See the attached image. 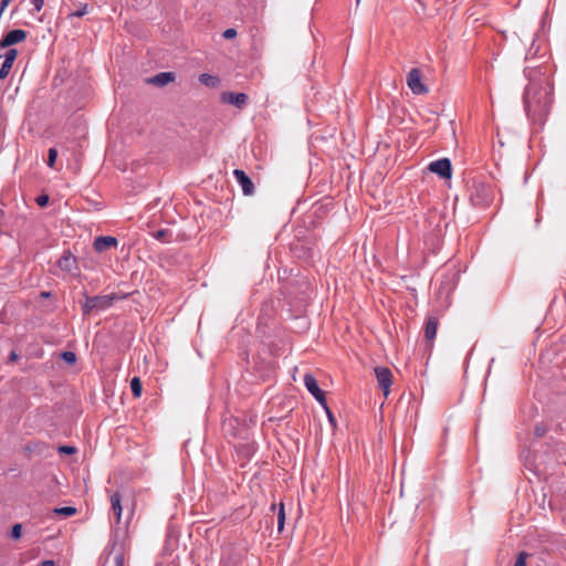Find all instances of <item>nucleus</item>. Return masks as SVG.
<instances>
[{"instance_id":"obj_1","label":"nucleus","mask_w":566,"mask_h":566,"mask_svg":"<svg viewBox=\"0 0 566 566\" xmlns=\"http://www.w3.org/2000/svg\"><path fill=\"white\" fill-rule=\"evenodd\" d=\"M525 75L528 84L523 97L524 109L532 122L541 123L549 114L553 104V84L549 75L539 67L526 69Z\"/></svg>"},{"instance_id":"obj_2","label":"nucleus","mask_w":566,"mask_h":566,"mask_svg":"<svg viewBox=\"0 0 566 566\" xmlns=\"http://www.w3.org/2000/svg\"><path fill=\"white\" fill-rule=\"evenodd\" d=\"M247 368L261 380H268L274 373V363L268 356H247Z\"/></svg>"},{"instance_id":"obj_3","label":"nucleus","mask_w":566,"mask_h":566,"mask_svg":"<svg viewBox=\"0 0 566 566\" xmlns=\"http://www.w3.org/2000/svg\"><path fill=\"white\" fill-rule=\"evenodd\" d=\"M117 298L115 294L109 295H96L86 296L82 305L84 315H88L92 312H102L113 306L114 301Z\"/></svg>"},{"instance_id":"obj_4","label":"nucleus","mask_w":566,"mask_h":566,"mask_svg":"<svg viewBox=\"0 0 566 566\" xmlns=\"http://www.w3.org/2000/svg\"><path fill=\"white\" fill-rule=\"evenodd\" d=\"M222 428L226 433H229L234 438L245 439L248 437V429L244 419H239L238 417L224 419Z\"/></svg>"},{"instance_id":"obj_5","label":"nucleus","mask_w":566,"mask_h":566,"mask_svg":"<svg viewBox=\"0 0 566 566\" xmlns=\"http://www.w3.org/2000/svg\"><path fill=\"white\" fill-rule=\"evenodd\" d=\"M136 365L144 373H147L150 368L151 373H161L165 370L167 363H163L160 356H137Z\"/></svg>"},{"instance_id":"obj_6","label":"nucleus","mask_w":566,"mask_h":566,"mask_svg":"<svg viewBox=\"0 0 566 566\" xmlns=\"http://www.w3.org/2000/svg\"><path fill=\"white\" fill-rule=\"evenodd\" d=\"M374 374L377 379L378 387L382 391L384 396L387 397L390 394L392 385V371L386 366H376Z\"/></svg>"},{"instance_id":"obj_7","label":"nucleus","mask_w":566,"mask_h":566,"mask_svg":"<svg viewBox=\"0 0 566 566\" xmlns=\"http://www.w3.org/2000/svg\"><path fill=\"white\" fill-rule=\"evenodd\" d=\"M407 84L413 94L419 95L428 92V88L422 83L421 72L418 69L410 70L407 78Z\"/></svg>"},{"instance_id":"obj_8","label":"nucleus","mask_w":566,"mask_h":566,"mask_svg":"<svg viewBox=\"0 0 566 566\" xmlns=\"http://www.w3.org/2000/svg\"><path fill=\"white\" fill-rule=\"evenodd\" d=\"M428 169L444 179L451 178L452 175L451 161L448 158H442L430 163Z\"/></svg>"},{"instance_id":"obj_9","label":"nucleus","mask_w":566,"mask_h":566,"mask_svg":"<svg viewBox=\"0 0 566 566\" xmlns=\"http://www.w3.org/2000/svg\"><path fill=\"white\" fill-rule=\"evenodd\" d=\"M27 36V32L22 29H15L10 31L1 41L0 46L2 49L9 48L13 44H17L21 41H23Z\"/></svg>"},{"instance_id":"obj_10","label":"nucleus","mask_w":566,"mask_h":566,"mask_svg":"<svg viewBox=\"0 0 566 566\" xmlns=\"http://www.w3.org/2000/svg\"><path fill=\"white\" fill-rule=\"evenodd\" d=\"M233 175H234L238 184L241 186L242 192L245 196L252 195L253 193V184H252L250 177L247 176V174L240 169H235L233 171Z\"/></svg>"},{"instance_id":"obj_11","label":"nucleus","mask_w":566,"mask_h":566,"mask_svg":"<svg viewBox=\"0 0 566 566\" xmlns=\"http://www.w3.org/2000/svg\"><path fill=\"white\" fill-rule=\"evenodd\" d=\"M57 266L67 273L77 269L76 258L71 252H65L57 261Z\"/></svg>"},{"instance_id":"obj_12","label":"nucleus","mask_w":566,"mask_h":566,"mask_svg":"<svg viewBox=\"0 0 566 566\" xmlns=\"http://www.w3.org/2000/svg\"><path fill=\"white\" fill-rule=\"evenodd\" d=\"M175 78H176V75L174 72H161V73L156 74L153 77L147 78L146 82L148 84H153V85L163 87V86L167 85L168 83L174 82Z\"/></svg>"},{"instance_id":"obj_13","label":"nucleus","mask_w":566,"mask_h":566,"mask_svg":"<svg viewBox=\"0 0 566 566\" xmlns=\"http://www.w3.org/2000/svg\"><path fill=\"white\" fill-rule=\"evenodd\" d=\"M15 57H17L15 49H10L7 51V53L4 55V61L2 62V65L0 67V80H3L8 76Z\"/></svg>"},{"instance_id":"obj_14","label":"nucleus","mask_w":566,"mask_h":566,"mask_svg":"<svg viewBox=\"0 0 566 566\" xmlns=\"http://www.w3.org/2000/svg\"><path fill=\"white\" fill-rule=\"evenodd\" d=\"M222 101L241 108L247 104L248 95L244 93H233V92L224 93L222 95Z\"/></svg>"},{"instance_id":"obj_15","label":"nucleus","mask_w":566,"mask_h":566,"mask_svg":"<svg viewBox=\"0 0 566 566\" xmlns=\"http://www.w3.org/2000/svg\"><path fill=\"white\" fill-rule=\"evenodd\" d=\"M117 245V239L114 237H98L94 241V249L98 252L105 251L111 247Z\"/></svg>"},{"instance_id":"obj_16","label":"nucleus","mask_w":566,"mask_h":566,"mask_svg":"<svg viewBox=\"0 0 566 566\" xmlns=\"http://www.w3.org/2000/svg\"><path fill=\"white\" fill-rule=\"evenodd\" d=\"M111 504H112V510H113L114 514L116 515L117 522L119 523L120 517H122V511H123L122 496H120L119 492H115L111 495Z\"/></svg>"},{"instance_id":"obj_17","label":"nucleus","mask_w":566,"mask_h":566,"mask_svg":"<svg viewBox=\"0 0 566 566\" xmlns=\"http://www.w3.org/2000/svg\"><path fill=\"white\" fill-rule=\"evenodd\" d=\"M303 381H304L305 388L312 396L314 394H317L321 390V388L317 384V380L315 379V377L312 374H310V373L305 374Z\"/></svg>"},{"instance_id":"obj_18","label":"nucleus","mask_w":566,"mask_h":566,"mask_svg":"<svg viewBox=\"0 0 566 566\" xmlns=\"http://www.w3.org/2000/svg\"><path fill=\"white\" fill-rule=\"evenodd\" d=\"M458 277H459L458 272H452V273L446 275L443 281L441 282V290H446L447 293H449L451 290L454 289Z\"/></svg>"},{"instance_id":"obj_19","label":"nucleus","mask_w":566,"mask_h":566,"mask_svg":"<svg viewBox=\"0 0 566 566\" xmlns=\"http://www.w3.org/2000/svg\"><path fill=\"white\" fill-rule=\"evenodd\" d=\"M438 322L430 318L426 325L424 335L428 340H432L437 335Z\"/></svg>"},{"instance_id":"obj_20","label":"nucleus","mask_w":566,"mask_h":566,"mask_svg":"<svg viewBox=\"0 0 566 566\" xmlns=\"http://www.w3.org/2000/svg\"><path fill=\"white\" fill-rule=\"evenodd\" d=\"M130 390H132V394L135 398H138L140 397L142 395V390H143V385H142V381L139 379V377H133L132 380H130Z\"/></svg>"},{"instance_id":"obj_21","label":"nucleus","mask_w":566,"mask_h":566,"mask_svg":"<svg viewBox=\"0 0 566 566\" xmlns=\"http://www.w3.org/2000/svg\"><path fill=\"white\" fill-rule=\"evenodd\" d=\"M103 566H124V555L122 553H117L112 560L109 557H106Z\"/></svg>"},{"instance_id":"obj_22","label":"nucleus","mask_w":566,"mask_h":566,"mask_svg":"<svg viewBox=\"0 0 566 566\" xmlns=\"http://www.w3.org/2000/svg\"><path fill=\"white\" fill-rule=\"evenodd\" d=\"M55 515H62L65 517L73 516L76 513V509L73 506H61L53 510Z\"/></svg>"},{"instance_id":"obj_23","label":"nucleus","mask_w":566,"mask_h":566,"mask_svg":"<svg viewBox=\"0 0 566 566\" xmlns=\"http://www.w3.org/2000/svg\"><path fill=\"white\" fill-rule=\"evenodd\" d=\"M284 525H285V509H284V504L281 503L279 506V512H277V531H279V533H281L284 530Z\"/></svg>"},{"instance_id":"obj_24","label":"nucleus","mask_w":566,"mask_h":566,"mask_svg":"<svg viewBox=\"0 0 566 566\" xmlns=\"http://www.w3.org/2000/svg\"><path fill=\"white\" fill-rule=\"evenodd\" d=\"M86 13H87V4L84 3V4H81V7L77 10L70 12L67 14V18L69 19L81 18V17L85 15Z\"/></svg>"},{"instance_id":"obj_25","label":"nucleus","mask_w":566,"mask_h":566,"mask_svg":"<svg viewBox=\"0 0 566 566\" xmlns=\"http://www.w3.org/2000/svg\"><path fill=\"white\" fill-rule=\"evenodd\" d=\"M22 536V525L20 523L14 524L10 531V537L12 539H20Z\"/></svg>"},{"instance_id":"obj_26","label":"nucleus","mask_w":566,"mask_h":566,"mask_svg":"<svg viewBox=\"0 0 566 566\" xmlns=\"http://www.w3.org/2000/svg\"><path fill=\"white\" fill-rule=\"evenodd\" d=\"M313 397L325 410L329 408L327 406L325 392L322 389L317 394H314Z\"/></svg>"},{"instance_id":"obj_27","label":"nucleus","mask_w":566,"mask_h":566,"mask_svg":"<svg viewBox=\"0 0 566 566\" xmlns=\"http://www.w3.org/2000/svg\"><path fill=\"white\" fill-rule=\"evenodd\" d=\"M313 397L325 410L329 408L327 406L325 392L322 389L317 394H314Z\"/></svg>"},{"instance_id":"obj_28","label":"nucleus","mask_w":566,"mask_h":566,"mask_svg":"<svg viewBox=\"0 0 566 566\" xmlns=\"http://www.w3.org/2000/svg\"><path fill=\"white\" fill-rule=\"evenodd\" d=\"M57 158V150L55 148H50L48 153V166L53 167L54 163Z\"/></svg>"},{"instance_id":"obj_29","label":"nucleus","mask_w":566,"mask_h":566,"mask_svg":"<svg viewBox=\"0 0 566 566\" xmlns=\"http://www.w3.org/2000/svg\"><path fill=\"white\" fill-rule=\"evenodd\" d=\"M57 451L61 454L71 455V454H74L76 452V448L73 447V446L65 444V446L59 447Z\"/></svg>"},{"instance_id":"obj_30","label":"nucleus","mask_w":566,"mask_h":566,"mask_svg":"<svg viewBox=\"0 0 566 566\" xmlns=\"http://www.w3.org/2000/svg\"><path fill=\"white\" fill-rule=\"evenodd\" d=\"M528 557V554L526 552H521L517 555V558L513 566H526V559Z\"/></svg>"},{"instance_id":"obj_31","label":"nucleus","mask_w":566,"mask_h":566,"mask_svg":"<svg viewBox=\"0 0 566 566\" xmlns=\"http://www.w3.org/2000/svg\"><path fill=\"white\" fill-rule=\"evenodd\" d=\"M199 81H200L202 84H205V85H211V84H213V83H214V77H213V76H211V75H209V74L203 73V74H201V75L199 76Z\"/></svg>"},{"instance_id":"obj_32","label":"nucleus","mask_w":566,"mask_h":566,"mask_svg":"<svg viewBox=\"0 0 566 566\" xmlns=\"http://www.w3.org/2000/svg\"><path fill=\"white\" fill-rule=\"evenodd\" d=\"M547 432V428L544 424H537L534 429V434L536 438H542Z\"/></svg>"},{"instance_id":"obj_33","label":"nucleus","mask_w":566,"mask_h":566,"mask_svg":"<svg viewBox=\"0 0 566 566\" xmlns=\"http://www.w3.org/2000/svg\"><path fill=\"white\" fill-rule=\"evenodd\" d=\"M235 35H237V30L233 28H229L223 32V38L228 39V40L235 38Z\"/></svg>"},{"instance_id":"obj_34","label":"nucleus","mask_w":566,"mask_h":566,"mask_svg":"<svg viewBox=\"0 0 566 566\" xmlns=\"http://www.w3.org/2000/svg\"><path fill=\"white\" fill-rule=\"evenodd\" d=\"M36 203L40 206V207H44L48 205L49 202V196L46 195H42V196H39L36 199H35Z\"/></svg>"},{"instance_id":"obj_35","label":"nucleus","mask_w":566,"mask_h":566,"mask_svg":"<svg viewBox=\"0 0 566 566\" xmlns=\"http://www.w3.org/2000/svg\"><path fill=\"white\" fill-rule=\"evenodd\" d=\"M67 365H74L77 361V356H60Z\"/></svg>"},{"instance_id":"obj_36","label":"nucleus","mask_w":566,"mask_h":566,"mask_svg":"<svg viewBox=\"0 0 566 566\" xmlns=\"http://www.w3.org/2000/svg\"><path fill=\"white\" fill-rule=\"evenodd\" d=\"M325 411H326V415H327V418H328L329 423H331L333 427H336V418H335V416L333 415L332 410L328 408V409H326Z\"/></svg>"},{"instance_id":"obj_37","label":"nucleus","mask_w":566,"mask_h":566,"mask_svg":"<svg viewBox=\"0 0 566 566\" xmlns=\"http://www.w3.org/2000/svg\"><path fill=\"white\" fill-rule=\"evenodd\" d=\"M31 3L33 4L36 11H41L44 7V0H31Z\"/></svg>"},{"instance_id":"obj_38","label":"nucleus","mask_w":566,"mask_h":566,"mask_svg":"<svg viewBox=\"0 0 566 566\" xmlns=\"http://www.w3.org/2000/svg\"><path fill=\"white\" fill-rule=\"evenodd\" d=\"M39 566H55V563L52 559H44L39 564Z\"/></svg>"},{"instance_id":"obj_39","label":"nucleus","mask_w":566,"mask_h":566,"mask_svg":"<svg viewBox=\"0 0 566 566\" xmlns=\"http://www.w3.org/2000/svg\"><path fill=\"white\" fill-rule=\"evenodd\" d=\"M21 356H8V363L13 364L19 360Z\"/></svg>"},{"instance_id":"obj_40","label":"nucleus","mask_w":566,"mask_h":566,"mask_svg":"<svg viewBox=\"0 0 566 566\" xmlns=\"http://www.w3.org/2000/svg\"><path fill=\"white\" fill-rule=\"evenodd\" d=\"M164 235H165V231L164 230H159V231L156 232L155 238L156 239H161Z\"/></svg>"},{"instance_id":"obj_41","label":"nucleus","mask_w":566,"mask_h":566,"mask_svg":"<svg viewBox=\"0 0 566 566\" xmlns=\"http://www.w3.org/2000/svg\"><path fill=\"white\" fill-rule=\"evenodd\" d=\"M464 368H465V373H467L468 368H469V359L468 358L464 359Z\"/></svg>"},{"instance_id":"obj_42","label":"nucleus","mask_w":566,"mask_h":566,"mask_svg":"<svg viewBox=\"0 0 566 566\" xmlns=\"http://www.w3.org/2000/svg\"><path fill=\"white\" fill-rule=\"evenodd\" d=\"M50 295H51V293H50V292H42V293H41V296H42V297H49Z\"/></svg>"},{"instance_id":"obj_43","label":"nucleus","mask_w":566,"mask_h":566,"mask_svg":"<svg viewBox=\"0 0 566 566\" xmlns=\"http://www.w3.org/2000/svg\"><path fill=\"white\" fill-rule=\"evenodd\" d=\"M494 363V358H492L490 361H489V366H488V371H490V368L492 366V364Z\"/></svg>"},{"instance_id":"obj_44","label":"nucleus","mask_w":566,"mask_h":566,"mask_svg":"<svg viewBox=\"0 0 566 566\" xmlns=\"http://www.w3.org/2000/svg\"><path fill=\"white\" fill-rule=\"evenodd\" d=\"M61 354L69 355V354H72V352H67V350H65V352H62Z\"/></svg>"},{"instance_id":"obj_45","label":"nucleus","mask_w":566,"mask_h":566,"mask_svg":"<svg viewBox=\"0 0 566 566\" xmlns=\"http://www.w3.org/2000/svg\"><path fill=\"white\" fill-rule=\"evenodd\" d=\"M157 566H176V565L168 564V565H157Z\"/></svg>"},{"instance_id":"obj_46","label":"nucleus","mask_w":566,"mask_h":566,"mask_svg":"<svg viewBox=\"0 0 566 566\" xmlns=\"http://www.w3.org/2000/svg\"><path fill=\"white\" fill-rule=\"evenodd\" d=\"M360 0H356V3L359 4Z\"/></svg>"}]
</instances>
